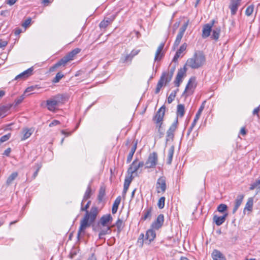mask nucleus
I'll use <instances>...</instances> for the list:
<instances>
[{"label": "nucleus", "mask_w": 260, "mask_h": 260, "mask_svg": "<svg viewBox=\"0 0 260 260\" xmlns=\"http://www.w3.org/2000/svg\"><path fill=\"white\" fill-rule=\"evenodd\" d=\"M90 204L91 201H89L84 207H83V205H81V211H86V214L80 221V225L77 234L78 239L80 238V235L82 233L84 234L85 230L94 221L98 215V211L95 207H92L90 212L87 211Z\"/></svg>", "instance_id": "obj_1"}, {"label": "nucleus", "mask_w": 260, "mask_h": 260, "mask_svg": "<svg viewBox=\"0 0 260 260\" xmlns=\"http://www.w3.org/2000/svg\"><path fill=\"white\" fill-rule=\"evenodd\" d=\"M206 58L202 52H196L193 56L188 59L185 63L186 66L193 69H199L204 65Z\"/></svg>", "instance_id": "obj_2"}, {"label": "nucleus", "mask_w": 260, "mask_h": 260, "mask_svg": "<svg viewBox=\"0 0 260 260\" xmlns=\"http://www.w3.org/2000/svg\"><path fill=\"white\" fill-rule=\"evenodd\" d=\"M80 51L81 49L79 48H75L72 50L51 67L49 69L50 72H54L58 68L64 67L68 62L73 60L75 56Z\"/></svg>", "instance_id": "obj_3"}, {"label": "nucleus", "mask_w": 260, "mask_h": 260, "mask_svg": "<svg viewBox=\"0 0 260 260\" xmlns=\"http://www.w3.org/2000/svg\"><path fill=\"white\" fill-rule=\"evenodd\" d=\"M64 101V96L63 94H58L46 101L47 109L50 111H54L57 106L63 104Z\"/></svg>", "instance_id": "obj_4"}, {"label": "nucleus", "mask_w": 260, "mask_h": 260, "mask_svg": "<svg viewBox=\"0 0 260 260\" xmlns=\"http://www.w3.org/2000/svg\"><path fill=\"white\" fill-rule=\"evenodd\" d=\"M175 70V68H173L171 70L170 73H163L162 75L160 77V79L159 80L156 88L155 89V93H158L160 90V89L164 85V84H167L171 80L173 73Z\"/></svg>", "instance_id": "obj_5"}, {"label": "nucleus", "mask_w": 260, "mask_h": 260, "mask_svg": "<svg viewBox=\"0 0 260 260\" xmlns=\"http://www.w3.org/2000/svg\"><path fill=\"white\" fill-rule=\"evenodd\" d=\"M158 161V156L156 152H153L149 155L145 164L146 168H154Z\"/></svg>", "instance_id": "obj_6"}, {"label": "nucleus", "mask_w": 260, "mask_h": 260, "mask_svg": "<svg viewBox=\"0 0 260 260\" xmlns=\"http://www.w3.org/2000/svg\"><path fill=\"white\" fill-rule=\"evenodd\" d=\"M166 107L164 105L161 106L156 112L155 116L153 118V120L160 128L162 123L164 117L165 115Z\"/></svg>", "instance_id": "obj_7"}, {"label": "nucleus", "mask_w": 260, "mask_h": 260, "mask_svg": "<svg viewBox=\"0 0 260 260\" xmlns=\"http://www.w3.org/2000/svg\"><path fill=\"white\" fill-rule=\"evenodd\" d=\"M178 118L177 117L174 122L171 124L170 128L167 132L166 141H169L172 140L174 136V132L176 130L178 126Z\"/></svg>", "instance_id": "obj_8"}, {"label": "nucleus", "mask_w": 260, "mask_h": 260, "mask_svg": "<svg viewBox=\"0 0 260 260\" xmlns=\"http://www.w3.org/2000/svg\"><path fill=\"white\" fill-rule=\"evenodd\" d=\"M187 23H185L184 24H183L180 28L178 34L176 37V40H175L174 44V46L175 47H177L179 45V44L181 42V40L182 38V37L184 34V32L185 31V30L187 28Z\"/></svg>", "instance_id": "obj_9"}, {"label": "nucleus", "mask_w": 260, "mask_h": 260, "mask_svg": "<svg viewBox=\"0 0 260 260\" xmlns=\"http://www.w3.org/2000/svg\"><path fill=\"white\" fill-rule=\"evenodd\" d=\"M186 72V69L185 68V67H184V68H181L178 70L177 76L174 81V84L176 86H179L180 83L182 81L183 77L185 75Z\"/></svg>", "instance_id": "obj_10"}, {"label": "nucleus", "mask_w": 260, "mask_h": 260, "mask_svg": "<svg viewBox=\"0 0 260 260\" xmlns=\"http://www.w3.org/2000/svg\"><path fill=\"white\" fill-rule=\"evenodd\" d=\"M156 189L158 193L165 191L166 189V179L164 177H160L158 179L156 183Z\"/></svg>", "instance_id": "obj_11"}, {"label": "nucleus", "mask_w": 260, "mask_h": 260, "mask_svg": "<svg viewBox=\"0 0 260 260\" xmlns=\"http://www.w3.org/2000/svg\"><path fill=\"white\" fill-rule=\"evenodd\" d=\"M34 68L33 67H31L27 70L24 71L21 74L18 75L15 78V80H25L28 77L31 76L32 74Z\"/></svg>", "instance_id": "obj_12"}, {"label": "nucleus", "mask_w": 260, "mask_h": 260, "mask_svg": "<svg viewBox=\"0 0 260 260\" xmlns=\"http://www.w3.org/2000/svg\"><path fill=\"white\" fill-rule=\"evenodd\" d=\"M214 22V21L212 20L211 23H208L204 26L202 30V37L203 38H206L210 36Z\"/></svg>", "instance_id": "obj_13"}, {"label": "nucleus", "mask_w": 260, "mask_h": 260, "mask_svg": "<svg viewBox=\"0 0 260 260\" xmlns=\"http://www.w3.org/2000/svg\"><path fill=\"white\" fill-rule=\"evenodd\" d=\"M164 221V216L163 214H160L157 216L156 220H155L152 223L151 227L153 229L158 230L161 227V226L163 224Z\"/></svg>", "instance_id": "obj_14"}, {"label": "nucleus", "mask_w": 260, "mask_h": 260, "mask_svg": "<svg viewBox=\"0 0 260 260\" xmlns=\"http://www.w3.org/2000/svg\"><path fill=\"white\" fill-rule=\"evenodd\" d=\"M196 78L194 77H191L189 79V80L186 86L184 93H185V92H190H190H192V90L196 87Z\"/></svg>", "instance_id": "obj_15"}, {"label": "nucleus", "mask_w": 260, "mask_h": 260, "mask_svg": "<svg viewBox=\"0 0 260 260\" xmlns=\"http://www.w3.org/2000/svg\"><path fill=\"white\" fill-rule=\"evenodd\" d=\"M241 0H231L230 5V9L231 11L232 15H235L238 10V7L240 6Z\"/></svg>", "instance_id": "obj_16"}, {"label": "nucleus", "mask_w": 260, "mask_h": 260, "mask_svg": "<svg viewBox=\"0 0 260 260\" xmlns=\"http://www.w3.org/2000/svg\"><path fill=\"white\" fill-rule=\"evenodd\" d=\"M139 169V168L138 167L137 161L135 160L128 168L127 172L130 175L133 176V174H136V175H137V172Z\"/></svg>", "instance_id": "obj_17"}, {"label": "nucleus", "mask_w": 260, "mask_h": 260, "mask_svg": "<svg viewBox=\"0 0 260 260\" xmlns=\"http://www.w3.org/2000/svg\"><path fill=\"white\" fill-rule=\"evenodd\" d=\"M228 216V214L225 213L223 216H218L216 215H214L213 220L215 222L216 224L218 226L221 225L225 220V218Z\"/></svg>", "instance_id": "obj_18"}, {"label": "nucleus", "mask_w": 260, "mask_h": 260, "mask_svg": "<svg viewBox=\"0 0 260 260\" xmlns=\"http://www.w3.org/2000/svg\"><path fill=\"white\" fill-rule=\"evenodd\" d=\"M244 196L243 194L238 195L235 200V206L233 209V213H235L242 203Z\"/></svg>", "instance_id": "obj_19"}, {"label": "nucleus", "mask_w": 260, "mask_h": 260, "mask_svg": "<svg viewBox=\"0 0 260 260\" xmlns=\"http://www.w3.org/2000/svg\"><path fill=\"white\" fill-rule=\"evenodd\" d=\"M213 260H225L223 255L218 250H214L212 253Z\"/></svg>", "instance_id": "obj_20"}, {"label": "nucleus", "mask_w": 260, "mask_h": 260, "mask_svg": "<svg viewBox=\"0 0 260 260\" xmlns=\"http://www.w3.org/2000/svg\"><path fill=\"white\" fill-rule=\"evenodd\" d=\"M112 217L110 214L103 216L100 219V223L103 226H105L108 223L111 222Z\"/></svg>", "instance_id": "obj_21"}, {"label": "nucleus", "mask_w": 260, "mask_h": 260, "mask_svg": "<svg viewBox=\"0 0 260 260\" xmlns=\"http://www.w3.org/2000/svg\"><path fill=\"white\" fill-rule=\"evenodd\" d=\"M164 47V44L161 43L159 45L157 48L155 55V61L160 60L162 56V51Z\"/></svg>", "instance_id": "obj_22"}, {"label": "nucleus", "mask_w": 260, "mask_h": 260, "mask_svg": "<svg viewBox=\"0 0 260 260\" xmlns=\"http://www.w3.org/2000/svg\"><path fill=\"white\" fill-rule=\"evenodd\" d=\"M155 236L156 234L155 232L153 230H149L146 232L145 240H148L149 243H150L154 239Z\"/></svg>", "instance_id": "obj_23"}, {"label": "nucleus", "mask_w": 260, "mask_h": 260, "mask_svg": "<svg viewBox=\"0 0 260 260\" xmlns=\"http://www.w3.org/2000/svg\"><path fill=\"white\" fill-rule=\"evenodd\" d=\"M205 103V101H204L203 104H202V105L200 106L199 109L198 110V111L197 112V113H196V115L195 116V117L194 118V120L192 122V125H196L198 120L200 118V117L201 115V113L202 112V111H203L204 109V103Z\"/></svg>", "instance_id": "obj_24"}, {"label": "nucleus", "mask_w": 260, "mask_h": 260, "mask_svg": "<svg viewBox=\"0 0 260 260\" xmlns=\"http://www.w3.org/2000/svg\"><path fill=\"white\" fill-rule=\"evenodd\" d=\"M91 194H92V191H91V184H89L88 186H87V188L86 189V190L84 194V196H83V200H82V203H81V204H83V202L86 201V200H87L88 199L90 198V197H91Z\"/></svg>", "instance_id": "obj_25"}, {"label": "nucleus", "mask_w": 260, "mask_h": 260, "mask_svg": "<svg viewBox=\"0 0 260 260\" xmlns=\"http://www.w3.org/2000/svg\"><path fill=\"white\" fill-rule=\"evenodd\" d=\"M152 208H147L144 210L143 216L142 217V219L145 220L147 219L150 220L151 217Z\"/></svg>", "instance_id": "obj_26"}, {"label": "nucleus", "mask_w": 260, "mask_h": 260, "mask_svg": "<svg viewBox=\"0 0 260 260\" xmlns=\"http://www.w3.org/2000/svg\"><path fill=\"white\" fill-rule=\"evenodd\" d=\"M121 202V197L120 196L118 197L116 200H115L112 208V212L113 214H115L117 212L118 206Z\"/></svg>", "instance_id": "obj_27"}, {"label": "nucleus", "mask_w": 260, "mask_h": 260, "mask_svg": "<svg viewBox=\"0 0 260 260\" xmlns=\"http://www.w3.org/2000/svg\"><path fill=\"white\" fill-rule=\"evenodd\" d=\"M174 152V146H172L170 147L169 151H168V158L167 163L168 165H170L172 161V158L173 156Z\"/></svg>", "instance_id": "obj_28"}, {"label": "nucleus", "mask_w": 260, "mask_h": 260, "mask_svg": "<svg viewBox=\"0 0 260 260\" xmlns=\"http://www.w3.org/2000/svg\"><path fill=\"white\" fill-rule=\"evenodd\" d=\"M114 226H116L117 227V234H119L121 232V231L123 229V221L121 219L118 218V220H117L116 222L115 223V224L112 225L111 226V228H112Z\"/></svg>", "instance_id": "obj_29"}, {"label": "nucleus", "mask_w": 260, "mask_h": 260, "mask_svg": "<svg viewBox=\"0 0 260 260\" xmlns=\"http://www.w3.org/2000/svg\"><path fill=\"white\" fill-rule=\"evenodd\" d=\"M114 18H107L104 19L100 23V28H105L107 26L110 24L113 21Z\"/></svg>", "instance_id": "obj_30"}, {"label": "nucleus", "mask_w": 260, "mask_h": 260, "mask_svg": "<svg viewBox=\"0 0 260 260\" xmlns=\"http://www.w3.org/2000/svg\"><path fill=\"white\" fill-rule=\"evenodd\" d=\"M111 233V226H108L106 229H102L100 231L99 234V237L100 239H102L103 236L107 235L110 234Z\"/></svg>", "instance_id": "obj_31"}, {"label": "nucleus", "mask_w": 260, "mask_h": 260, "mask_svg": "<svg viewBox=\"0 0 260 260\" xmlns=\"http://www.w3.org/2000/svg\"><path fill=\"white\" fill-rule=\"evenodd\" d=\"M23 137L21 138L22 141H24L28 138L32 134V131L31 129L25 128L23 130Z\"/></svg>", "instance_id": "obj_32"}, {"label": "nucleus", "mask_w": 260, "mask_h": 260, "mask_svg": "<svg viewBox=\"0 0 260 260\" xmlns=\"http://www.w3.org/2000/svg\"><path fill=\"white\" fill-rule=\"evenodd\" d=\"M185 108L182 104H179L177 106V114L178 116L182 117L184 115Z\"/></svg>", "instance_id": "obj_33"}, {"label": "nucleus", "mask_w": 260, "mask_h": 260, "mask_svg": "<svg viewBox=\"0 0 260 260\" xmlns=\"http://www.w3.org/2000/svg\"><path fill=\"white\" fill-rule=\"evenodd\" d=\"M253 204V198H249L248 199V201L246 204L244 209L247 210L248 211H251L252 209Z\"/></svg>", "instance_id": "obj_34"}, {"label": "nucleus", "mask_w": 260, "mask_h": 260, "mask_svg": "<svg viewBox=\"0 0 260 260\" xmlns=\"http://www.w3.org/2000/svg\"><path fill=\"white\" fill-rule=\"evenodd\" d=\"M220 28L219 27L214 29L212 31L211 38L215 40H217L219 37Z\"/></svg>", "instance_id": "obj_35"}, {"label": "nucleus", "mask_w": 260, "mask_h": 260, "mask_svg": "<svg viewBox=\"0 0 260 260\" xmlns=\"http://www.w3.org/2000/svg\"><path fill=\"white\" fill-rule=\"evenodd\" d=\"M105 195V187L101 186L100 188L99 194H98V200L99 202H102L104 196Z\"/></svg>", "instance_id": "obj_36"}, {"label": "nucleus", "mask_w": 260, "mask_h": 260, "mask_svg": "<svg viewBox=\"0 0 260 260\" xmlns=\"http://www.w3.org/2000/svg\"><path fill=\"white\" fill-rule=\"evenodd\" d=\"M17 176L18 173L17 172H14L12 173L7 179V184L8 185L11 184L12 182L16 178Z\"/></svg>", "instance_id": "obj_37"}, {"label": "nucleus", "mask_w": 260, "mask_h": 260, "mask_svg": "<svg viewBox=\"0 0 260 260\" xmlns=\"http://www.w3.org/2000/svg\"><path fill=\"white\" fill-rule=\"evenodd\" d=\"M133 58V57L129 53V54H126V55L122 56L120 60H121V62H122V63H126L127 62H129L131 63Z\"/></svg>", "instance_id": "obj_38"}, {"label": "nucleus", "mask_w": 260, "mask_h": 260, "mask_svg": "<svg viewBox=\"0 0 260 260\" xmlns=\"http://www.w3.org/2000/svg\"><path fill=\"white\" fill-rule=\"evenodd\" d=\"M64 77V75L61 72L56 74L55 77L52 79V82L56 83L59 82L60 80Z\"/></svg>", "instance_id": "obj_39"}, {"label": "nucleus", "mask_w": 260, "mask_h": 260, "mask_svg": "<svg viewBox=\"0 0 260 260\" xmlns=\"http://www.w3.org/2000/svg\"><path fill=\"white\" fill-rule=\"evenodd\" d=\"M134 176L132 175H130L128 177H126L124 180V187H125V188H128Z\"/></svg>", "instance_id": "obj_40"}, {"label": "nucleus", "mask_w": 260, "mask_h": 260, "mask_svg": "<svg viewBox=\"0 0 260 260\" xmlns=\"http://www.w3.org/2000/svg\"><path fill=\"white\" fill-rule=\"evenodd\" d=\"M178 89H177L176 91L174 90L172 91L168 98V102L169 104H171L174 100L176 96L177 91Z\"/></svg>", "instance_id": "obj_41"}, {"label": "nucleus", "mask_w": 260, "mask_h": 260, "mask_svg": "<svg viewBox=\"0 0 260 260\" xmlns=\"http://www.w3.org/2000/svg\"><path fill=\"white\" fill-rule=\"evenodd\" d=\"M165 200L166 199L164 197H162L159 199L157 206L159 209H161L164 208Z\"/></svg>", "instance_id": "obj_42"}, {"label": "nucleus", "mask_w": 260, "mask_h": 260, "mask_svg": "<svg viewBox=\"0 0 260 260\" xmlns=\"http://www.w3.org/2000/svg\"><path fill=\"white\" fill-rule=\"evenodd\" d=\"M260 186V179L256 180L255 181L250 185L249 187L250 190H253L255 188H257Z\"/></svg>", "instance_id": "obj_43"}, {"label": "nucleus", "mask_w": 260, "mask_h": 260, "mask_svg": "<svg viewBox=\"0 0 260 260\" xmlns=\"http://www.w3.org/2000/svg\"><path fill=\"white\" fill-rule=\"evenodd\" d=\"M253 9H254V7L253 6H248L246 10L245 14L247 16H250L252 14V13L253 12Z\"/></svg>", "instance_id": "obj_44"}, {"label": "nucleus", "mask_w": 260, "mask_h": 260, "mask_svg": "<svg viewBox=\"0 0 260 260\" xmlns=\"http://www.w3.org/2000/svg\"><path fill=\"white\" fill-rule=\"evenodd\" d=\"M227 206L225 204H220L217 207V211L219 212H223L227 209Z\"/></svg>", "instance_id": "obj_45"}, {"label": "nucleus", "mask_w": 260, "mask_h": 260, "mask_svg": "<svg viewBox=\"0 0 260 260\" xmlns=\"http://www.w3.org/2000/svg\"><path fill=\"white\" fill-rule=\"evenodd\" d=\"M24 98H25V96H24V94L21 95L19 97L17 98L15 100V102H14L15 105V106H17L19 104H20L23 101V100L24 99Z\"/></svg>", "instance_id": "obj_46"}, {"label": "nucleus", "mask_w": 260, "mask_h": 260, "mask_svg": "<svg viewBox=\"0 0 260 260\" xmlns=\"http://www.w3.org/2000/svg\"><path fill=\"white\" fill-rule=\"evenodd\" d=\"M10 136H11V134H8L7 135H4V136H2L0 138V145L3 143H4V142L7 141V140H8L10 139Z\"/></svg>", "instance_id": "obj_47"}, {"label": "nucleus", "mask_w": 260, "mask_h": 260, "mask_svg": "<svg viewBox=\"0 0 260 260\" xmlns=\"http://www.w3.org/2000/svg\"><path fill=\"white\" fill-rule=\"evenodd\" d=\"M187 47V44L186 43L183 44L179 49V50L177 51L178 54H179L181 55V54L184 51Z\"/></svg>", "instance_id": "obj_48"}, {"label": "nucleus", "mask_w": 260, "mask_h": 260, "mask_svg": "<svg viewBox=\"0 0 260 260\" xmlns=\"http://www.w3.org/2000/svg\"><path fill=\"white\" fill-rule=\"evenodd\" d=\"M36 166H37V168L36 171L35 172V173H34V174L32 176V179H34L36 178V177L37 176V175L38 174V172H39L40 169L42 167V165L41 164H37L36 165Z\"/></svg>", "instance_id": "obj_49"}, {"label": "nucleus", "mask_w": 260, "mask_h": 260, "mask_svg": "<svg viewBox=\"0 0 260 260\" xmlns=\"http://www.w3.org/2000/svg\"><path fill=\"white\" fill-rule=\"evenodd\" d=\"M144 235L143 234H141L138 240V243L140 244L141 246H142L144 243Z\"/></svg>", "instance_id": "obj_50"}, {"label": "nucleus", "mask_w": 260, "mask_h": 260, "mask_svg": "<svg viewBox=\"0 0 260 260\" xmlns=\"http://www.w3.org/2000/svg\"><path fill=\"white\" fill-rule=\"evenodd\" d=\"M31 22V19L30 18L27 19L24 23L22 24V26L24 27H27L29 25Z\"/></svg>", "instance_id": "obj_51"}, {"label": "nucleus", "mask_w": 260, "mask_h": 260, "mask_svg": "<svg viewBox=\"0 0 260 260\" xmlns=\"http://www.w3.org/2000/svg\"><path fill=\"white\" fill-rule=\"evenodd\" d=\"M6 109L4 107L0 108V117H4L6 116Z\"/></svg>", "instance_id": "obj_52"}, {"label": "nucleus", "mask_w": 260, "mask_h": 260, "mask_svg": "<svg viewBox=\"0 0 260 260\" xmlns=\"http://www.w3.org/2000/svg\"><path fill=\"white\" fill-rule=\"evenodd\" d=\"M140 50L139 49H134L130 53L131 55L133 57H134L135 56L139 54L140 52Z\"/></svg>", "instance_id": "obj_53"}, {"label": "nucleus", "mask_w": 260, "mask_h": 260, "mask_svg": "<svg viewBox=\"0 0 260 260\" xmlns=\"http://www.w3.org/2000/svg\"><path fill=\"white\" fill-rule=\"evenodd\" d=\"M8 44L7 41L1 39L0 40V48H4Z\"/></svg>", "instance_id": "obj_54"}, {"label": "nucleus", "mask_w": 260, "mask_h": 260, "mask_svg": "<svg viewBox=\"0 0 260 260\" xmlns=\"http://www.w3.org/2000/svg\"><path fill=\"white\" fill-rule=\"evenodd\" d=\"M18 1V0H7L6 1V3L8 5H9V6H13V5H14Z\"/></svg>", "instance_id": "obj_55"}, {"label": "nucleus", "mask_w": 260, "mask_h": 260, "mask_svg": "<svg viewBox=\"0 0 260 260\" xmlns=\"http://www.w3.org/2000/svg\"><path fill=\"white\" fill-rule=\"evenodd\" d=\"M60 122L59 121L57 120H53L49 125V126L50 127H52V126H53L54 125H56L58 124H59Z\"/></svg>", "instance_id": "obj_56"}, {"label": "nucleus", "mask_w": 260, "mask_h": 260, "mask_svg": "<svg viewBox=\"0 0 260 260\" xmlns=\"http://www.w3.org/2000/svg\"><path fill=\"white\" fill-rule=\"evenodd\" d=\"M36 86H34L28 87V88H27L26 89V90L25 91V93L31 92L32 91H34L36 89Z\"/></svg>", "instance_id": "obj_57"}, {"label": "nucleus", "mask_w": 260, "mask_h": 260, "mask_svg": "<svg viewBox=\"0 0 260 260\" xmlns=\"http://www.w3.org/2000/svg\"><path fill=\"white\" fill-rule=\"evenodd\" d=\"M134 154L132 153L129 152L126 159V161L127 163H129L131 161L133 157Z\"/></svg>", "instance_id": "obj_58"}, {"label": "nucleus", "mask_w": 260, "mask_h": 260, "mask_svg": "<svg viewBox=\"0 0 260 260\" xmlns=\"http://www.w3.org/2000/svg\"><path fill=\"white\" fill-rule=\"evenodd\" d=\"M181 55L179 54H178V53L176 52L173 59V61L176 62L178 60V58L181 56Z\"/></svg>", "instance_id": "obj_59"}, {"label": "nucleus", "mask_w": 260, "mask_h": 260, "mask_svg": "<svg viewBox=\"0 0 260 260\" xmlns=\"http://www.w3.org/2000/svg\"><path fill=\"white\" fill-rule=\"evenodd\" d=\"M136 148H137V143H136L134 145V146L132 147L131 150V151H130V152H131V153H132L134 154V153H135V151H136Z\"/></svg>", "instance_id": "obj_60"}, {"label": "nucleus", "mask_w": 260, "mask_h": 260, "mask_svg": "<svg viewBox=\"0 0 260 260\" xmlns=\"http://www.w3.org/2000/svg\"><path fill=\"white\" fill-rule=\"evenodd\" d=\"M11 149L10 148H7L5 151H4V154L6 156H9L10 152H11Z\"/></svg>", "instance_id": "obj_61"}, {"label": "nucleus", "mask_w": 260, "mask_h": 260, "mask_svg": "<svg viewBox=\"0 0 260 260\" xmlns=\"http://www.w3.org/2000/svg\"><path fill=\"white\" fill-rule=\"evenodd\" d=\"M87 260H97L94 253H92L87 259Z\"/></svg>", "instance_id": "obj_62"}, {"label": "nucleus", "mask_w": 260, "mask_h": 260, "mask_svg": "<svg viewBox=\"0 0 260 260\" xmlns=\"http://www.w3.org/2000/svg\"><path fill=\"white\" fill-rule=\"evenodd\" d=\"M259 110H260L259 107H258L255 108L253 111V114H257V116H258V113L259 112Z\"/></svg>", "instance_id": "obj_63"}, {"label": "nucleus", "mask_w": 260, "mask_h": 260, "mask_svg": "<svg viewBox=\"0 0 260 260\" xmlns=\"http://www.w3.org/2000/svg\"><path fill=\"white\" fill-rule=\"evenodd\" d=\"M240 134L242 135H245L246 134V131L244 127H242L240 130Z\"/></svg>", "instance_id": "obj_64"}]
</instances>
